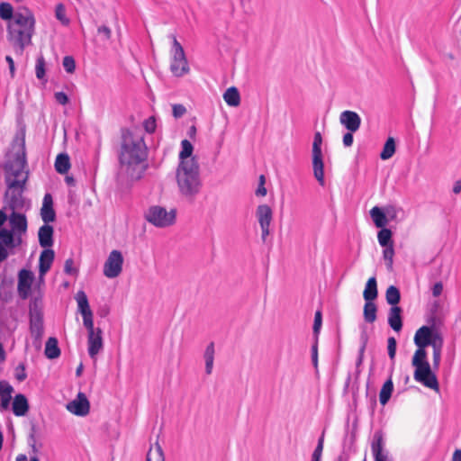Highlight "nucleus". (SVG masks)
Segmentation results:
<instances>
[{
  "label": "nucleus",
  "mask_w": 461,
  "mask_h": 461,
  "mask_svg": "<svg viewBox=\"0 0 461 461\" xmlns=\"http://www.w3.org/2000/svg\"><path fill=\"white\" fill-rule=\"evenodd\" d=\"M148 149L143 136L128 129L122 130L121 146L118 153L119 176L130 181L141 178L147 168Z\"/></svg>",
  "instance_id": "1"
},
{
  "label": "nucleus",
  "mask_w": 461,
  "mask_h": 461,
  "mask_svg": "<svg viewBox=\"0 0 461 461\" xmlns=\"http://www.w3.org/2000/svg\"><path fill=\"white\" fill-rule=\"evenodd\" d=\"M15 145H17L18 149L14 159L6 161L4 166L5 182L8 187L5 192V197L7 198L8 208L12 211L23 209L24 206L23 194L29 176V172L24 171L26 166L24 136L21 139L16 138L14 142V148Z\"/></svg>",
  "instance_id": "2"
},
{
  "label": "nucleus",
  "mask_w": 461,
  "mask_h": 461,
  "mask_svg": "<svg viewBox=\"0 0 461 461\" xmlns=\"http://www.w3.org/2000/svg\"><path fill=\"white\" fill-rule=\"evenodd\" d=\"M442 339L441 335L433 327L429 326L420 327L414 335V343L418 348L411 359V365L415 367L413 377L417 382L436 392L439 391V384L427 359L425 348L433 347Z\"/></svg>",
  "instance_id": "3"
},
{
  "label": "nucleus",
  "mask_w": 461,
  "mask_h": 461,
  "mask_svg": "<svg viewBox=\"0 0 461 461\" xmlns=\"http://www.w3.org/2000/svg\"><path fill=\"white\" fill-rule=\"evenodd\" d=\"M34 26L35 19L29 9L14 13V20L7 26V40L17 54L22 55L25 47L32 43Z\"/></svg>",
  "instance_id": "4"
},
{
  "label": "nucleus",
  "mask_w": 461,
  "mask_h": 461,
  "mask_svg": "<svg viewBox=\"0 0 461 461\" xmlns=\"http://www.w3.org/2000/svg\"><path fill=\"white\" fill-rule=\"evenodd\" d=\"M176 178L180 194L186 199H194L200 193L202 181L199 165L194 158L179 162Z\"/></svg>",
  "instance_id": "5"
},
{
  "label": "nucleus",
  "mask_w": 461,
  "mask_h": 461,
  "mask_svg": "<svg viewBox=\"0 0 461 461\" xmlns=\"http://www.w3.org/2000/svg\"><path fill=\"white\" fill-rule=\"evenodd\" d=\"M169 38L172 40L170 71L175 77H182L190 70L188 61L184 48L176 35L171 34Z\"/></svg>",
  "instance_id": "6"
},
{
  "label": "nucleus",
  "mask_w": 461,
  "mask_h": 461,
  "mask_svg": "<svg viewBox=\"0 0 461 461\" xmlns=\"http://www.w3.org/2000/svg\"><path fill=\"white\" fill-rule=\"evenodd\" d=\"M30 333L33 339V344L40 348L44 333L43 312L37 300L32 302L29 307Z\"/></svg>",
  "instance_id": "7"
},
{
  "label": "nucleus",
  "mask_w": 461,
  "mask_h": 461,
  "mask_svg": "<svg viewBox=\"0 0 461 461\" xmlns=\"http://www.w3.org/2000/svg\"><path fill=\"white\" fill-rule=\"evenodd\" d=\"M176 209H171L167 212L164 207L158 205L149 207L145 214L146 220L158 228L173 225L176 221Z\"/></svg>",
  "instance_id": "8"
},
{
  "label": "nucleus",
  "mask_w": 461,
  "mask_h": 461,
  "mask_svg": "<svg viewBox=\"0 0 461 461\" xmlns=\"http://www.w3.org/2000/svg\"><path fill=\"white\" fill-rule=\"evenodd\" d=\"M322 137L320 131L314 133L313 143H312V169L313 175L319 184L323 186L325 185L324 180V163L322 159L321 152Z\"/></svg>",
  "instance_id": "9"
},
{
  "label": "nucleus",
  "mask_w": 461,
  "mask_h": 461,
  "mask_svg": "<svg viewBox=\"0 0 461 461\" xmlns=\"http://www.w3.org/2000/svg\"><path fill=\"white\" fill-rule=\"evenodd\" d=\"M123 257L120 250L113 249L110 252L104 265V275L108 278H115L122 271Z\"/></svg>",
  "instance_id": "10"
},
{
  "label": "nucleus",
  "mask_w": 461,
  "mask_h": 461,
  "mask_svg": "<svg viewBox=\"0 0 461 461\" xmlns=\"http://www.w3.org/2000/svg\"><path fill=\"white\" fill-rule=\"evenodd\" d=\"M256 217L261 228V238L265 241L270 234V224L273 220V211L267 204H260L257 207Z\"/></svg>",
  "instance_id": "11"
},
{
  "label": "nucleus",
  "mask_w": 461,
  "mask_h": 461,
  "mask_svg": "<svg viewBox=\"0 0 461 461\" xmlns=\"http://www.w3.org/2000/svg\"><path fill=\"white\" fill-rule=\"evenodd\" d=\"M371 450L375 461H393L389 456V452L384 448V435L381 430L375 432L371 442Z\"/></svg>",
  "instance_id": "12"
},
{
  "label": "nucleus",
  "mask_w": 461,
  "mask_h": 461,
  "mask_svg": "<svg viewBox=\"0 0 461 461\" xmlns=\"http://www.w3.org/2000/svg\"><path fill=\"white\" fill-rule=\"evenodd\" d=\"M67 409L77 416H86L90 410V403L83 393H78L77 398L68 403Z\"/></svg>",
  "instance_id": "13"
},
{
  "label": "nucleus",
  "mask_w": 461,
  "mask_h": 461,
  "mask_svg": "<svg viewBox=\"0 0 461 461\" xmlns=\"http://www.w3.org/2000/svg\"><path fill=\"white\" fill-rule=\"evenodd\" d=\"M339 122L350 132H356L361 125V118L357 113L346 110L339 115Z\"/></svg>",
  "instance_id": "14"
},
{
  "label": "nucleus",
  "mask_w": 461,
  "mask_h": 461,
  "mask_svg": "<svg viewBox=\"0 0 461 461\" xmlns=\"http://www.w3.org/2000/svg\"><path fill=\"white\" fill-rule=\"evenodd\" d=\"M34 275L32 271L22 269L18 275V293L23 299H26L32 287Z\"/></svg>",
  "instance_id": "15"
},
{
  "label": "nucleus",
  "mask_w": 461,
  "mask_h": 461,
  "mask_svg": "<svg viewBox=\"0 0 461 461\" xmlns=\"http://www.w3.org/2000/svg\"><path fill=\"white\" fill-rule=\"evenodd\" d=\"M10 230L14 233L26 234L28 221L25 214L13 211L8 216Z\"/></svg>",
  "instance_id": "16"
},
{
  "label": "nucleus",
  "mask_w": 461,
  "mask_h": 461,
  "mask_svg": "<svg viewBox=\"0 0 461 461\" xmlns=\"http://www.w3.org/2000/svg\"><path fill=\"white\" fill-rule=\"evenodd\" d=\"M386 214L393 219L395 215L394 208L390 206L385 208V212H383L381 208L375 206L370 211V216L377 228H384L387 224Z\"/></svg>",
  "instance_id": "17"
},
{
  "label": "nucleus",
  "mask_w": 461,
  "mask_h": 461,
  "mask_svg": "<svg viewBox=\"0 0 461 461\" xmlns=\"http://www.w3.org/2000/svg\"><path fill=\"white\" fill-rule=\"evenodd\" d=\"M102 330L96 328V331L88 333L87 343H88V354L91 358H95L96 355L103 349V337Z\"/></svg>",
  "instance_id": "18"
},
{
  "label": "nucleus",
  "mask_w": 461,
  "mask_h": 461,
  "mask_svg": "<svg viewBox=\"0 0 461 461\" xmlns=\"http://www.w3.org/2000/svg\"><path fill=\"white\" fill-rule=\"evenodd\" d=\"M41 216L44 223L49 224L56 220V212L53 209V200L50 194H46L43 198Z\"/></svg>",
  "instance_id": "19"
},
{
  "label": "nucleus",
  "mask_w": 461,
  "mask_h": 461,
  "mask_svg": "<svg viewBox=\"0 0 461 461\" xmlns=\"http://www.w3.org/2000/svg\"><path fill=\"white\" fill-rule=\"evenodd\" d=\"M55 258V253L50 249H45L40 255L39 258V276L43 278L45 274L50 269Z\"/></svg>",
  "instance_id": "20"
},
{
  "label": "nucleus",
  "mask_w": 461,
  "mask_h": 461,
  "mask_svg": "<svg viewBox=\"0 0 461 461\" xmlns=\"http://www.w3.org/2000/svg\"><path fill=\"white\" fill-rule=\"evenodd\" d=\"M402 310L399 306H393L388 312V324L396 332L402 329Z\"/></svg>",
  "instance_id": "21"
},
{
  "label": "nucleus",
  "mask_w": 461,
  "mask_h": 461,
  "mask_svg": "<svg viewBox=\"0 0 461 461\" xmlns=\"http://www.w3.org/2000/svg\"><path fill=\"white\" fill-rule=\"evenodd\" d=\"M53 227L45 223L38 231L39 243L41 247L48 249L53 245Z\"/></svg>",
  "instance_id": "22"
},
{
  "label": "nucleus",
  "mask_w": 461,
  "mask_h": 461,
  "mask_svg": "<svg viewBox=\"0 0 461 461\" xmlns=\"http://www.w3.org/2000/svg\"><path fill=\"white\" fill-rule=\"evenodd\" d=\"M14 388L6 381H0V410H7Z\"/></svg>",
  "instance_id": "23"
},
{
  "label": "nucleus",
  "mask_w": 461,
  "mask_h": 461,
  "mask_svg": "<svg viewBox=\"0 0 461 461\" xmlns=\"http://www.w3.org/2000/svg\"><path fill=\"white\" fill-rule=\"evenodd\" d=\"M29 411V403L25 395L16 394L13 402V411L16 416H24Z\"/></svg>",
  "instance_id": "24"
},
{
  "label": "nucleus",
  "mask_w": 461,
  "mask_h": 461,
  "mask_svg": "<svg viewBox=\"0 0 461 461\" xmlns=\"http://www.w3.org/2000/svg\"><path fill=\"white\" fill-rule=\"evenodd\" d=\"M377 295L378 291L376 278L375 276H372L367 280L366 284V287L363 292V297L365 301H374L377 298Z\"/></svg>",
  "instance_id": "25"
},
{
  "label": "nucleus",
  "mask_w": 461,
  "mask_h": 461,
  "mask_svg": "<svg viewBox=\"0 0 461 461\" xmlns=\"http://www.w3.org/2000/svg\"><path fill=\"white\" fill-rule=\"evenodd\" d=\"M45 356L49 359H55L60 356V349L59 348L58 339L54 337H50L46 341L45 345Z\"/></svg>",
  "instance_id": "26"
},
{
  "label": "nucleus",
  "mask_w": 461,
  "mask_h": 461,
  "mask_svg": "<svg viewBox=\"0 0 461 461\" xmlns=\"http://www.w3.org/2000/svg\"><path fill=\"white\" fill-rule=\"evenodd\" d=\"M223 99L230 106L236 107L240 104V95L235 86L229 87L223 94Z\"/></svg>",
  "instance_id": "27"
},
{
  "label": "nucleus",
  "mask_w": 461,
  "mask_h": 461,
  "mask_svg": "<svg viewBox=\"0 0 461 461\" xmlns=\"http://www.w3.org/2000/svg\"><path fill=\"white\" fill-rule=\"evenodd\" d=\"M214 343L211 342L205 348L203 357L205 361V372L207 375H211L213 367V360H214Z\"/></svg>",
  "instance_id": "28"
},
{
  "label": "nucleus",
  "mask_w": 461,
  "mask_h": 461,
  "mask_svg": "<svg viewBox=\"0 0 461 461\" xmlns=\"http://www.w3.org/2000/svg\"><path fill=\"white\" fill-rule=\"evenodd\" d=\"M70 168V160L68 154L60 153L55 161V169L59 174H66Z\"/></svg>",
  "instance_id": "29"
},
{
  "label": "nucleus",
  "mask_w": 461,
  "mask_h": 461,
  "mask_svg": "<svg viewBox=\"0 0 461 461\" xmlns=\"http://www.w3.org/2000/svg\"><path fill=\"white\" fill-rule=\"evenodd\" d=\"M76 300L77 302L78 311L82 315H86V312L87 314L92 313L87 296L84 291L80 290L77 293Z\"/></svg>",
  "instance_id": "30"
},
{
  "label": "nucleus",
  "mask_w": 461,
  "mask_h": 461,
  "mask_svg": "<svg viewBox=\"0 0 461 461\" xmlns=\"http://www.w3.org/2000/svg\"><path fill=\"white\" fill-rule=\"evenodd\" d=\"M377 307L373 301H366L364 305V319L368 323H373L376 320Z\"/></svg>",
  "instance_id": "31"
},
{
  "label": "nucleus",
  "mask_w": 461,
  "mask_h": 461,
  "mask_svg": "<svg viewBox=\"0 0 461 461\" xmlns=\"http://www.w3.org/2000/svg\"><path fill=\"white\" fill-rule=\"evenodd\" d=\"M393 391V384L391 378H389L382 386L379 393V401L382 405H385L391 398Z\"/></svg>",
  "instance_id": "32"
},
{
  "label": "nucleus",
  "mask_w": 461,
  "mask_h": 461,
  "mask_svg": "<svg viewBox=\"0 0 461 461\" xmlns=\"http://www.w3.org/2000/svg\"><path fill=\"white\" fill-rule=\"evenodd\" d=\"M385 299L388 304L393 306H397L401 300V293L400 290L394 286L390 285L385 292Z\"/></svg>",
  "instance_id": "33"
},
{
  "label": "nucleus",
  "mask_w": 461,
  "mask_h": 461,
  "mask_svg": "<svg viewBox=\"0 0 461 461\" xmlns=\"http://www.w3.org/2000/svg\"><path fill=\"white\" fill-rule=\"evenodd\" d=\"M395 153V141L393 137H389L385 141L383 150L380 153V158L383 160L391 158Z\"/></svg>",
  "instance_id": "34"
},
{
  "label": "nucleus",
  "mask_w": 461,
  "mask_h": 461,
  "mask_svg": "<svg viewBox=\"0 0 461 461\" xmlns=\"http://www.w3.org/2000/svg\"><path fill=\"white\" fill-rule=\"evenodd\" d=\"M146 461H165V456L161 446L156 442L155 448H149Z\"/></svg>",
  "instance_id": "35"
},
{
  "label": "nucleus",
  "mask_w": 461,
  "mask_h": 461,
  "mask_svg": "<svg viewBox=\"0 0 461 461\" xmlns=\"http://www.w3.org/2000/svg\"><path fill=\"white\" fill-rule=\"evenodd\" d=\"M36 426L32 425L31 428V432L28 436V444L31 447V453L32 454V456H38V454L40 453V448L42 447V444L37 445L36 442Z\"/></svg>",
  "instance_id": "36"
},
{
  "label": "nucleus",
  "mask_w": 461,
  "mask_h": 461,
  "mask_svg": "<svg viewBox=\"0 0 461 461\" xmlns=\"http://www.w3.org/2000/svg\"><path fill=\"white\" fill-rule=\"evenodd\" d=\"M393 233L391 230L386 228H381V230L378 231L377 239L378 242L382 247L392 246L393 245V241L392 240Z\"/></svg>",
  "instance_id": "37"
},
{
  "label": "nucleus",
  "mask_w": 461,
  "mask_h": 461,
  "mask_svg": "<svg viewBox=\"0 0 461 461\" xmlns=\"http://www.w3.org/2000/svg\"><path fill=\"white\" fill-rule=\"evenodd\" d=\"M35 74L36 77L40 80H44L45 82L47 79L45 78L46 76V61L44 57L41 54L38 56L36 59L35 64Z\"/></svg>",
  "instance_id": "38"
},
{
  "label": "nucleus",
  "mask_w": 461,
  "mask_h": 461,
  "mask_svg": "<svg viewBox=\"0 0 461 461\" xmlns=\"http://www.w3.org/2000/svg\"><path fill=\"white\" fill-rule=\"evenodd\" d=\"M181 147H182V149L179 153V159H180V162H183V161H188L193 153V145L192 143L187 140H183L181 141Z\"/></svg>",
  "instance_id": "39"
},
{
  "label": "nucleus",
  "mask_w": 461,
  "mask_h": 461,
  "mask_svg": "<svg viewBox=\"0 0 461 461\" xmlns=\"http://www.w3.org/2000/svg\"><path fill=\"white\" fill-rule=\"evenodd\" d=\"M14 8L11 4L3 2L0 4V18L3 20H14Z\"/></svg>",
  "instance_id": "40"
},
{
  "label": "nucleus",
  "mask_w": 461,
  "mask_h": 461,
  "mask_svg": "<svg viewBox=\"0 0 461 461\" xmlns=\"http://www.w3.org/2000/svg\"><path fill=\"white\" fill-rule=\"evenodd\" d=\"M383 258L386 262V268L389 272L393 271L394 249L393 245L384 247Z\"/></svg>",
  "instance_id": "41"
},
{
  "label": "nucleus",
  "mask_w": 461,
  "mask_h": 461,
  "mask_svg": "<svg viewBox=\"0 0 461 461\" xmlns=\"http://www.w3.org/2000/svg\"><path fill=\"white\" fill-rule=\"evenodd\" d=\"M14 232L10 229L3 228L0 230V242L3 243V245L10 249L11 245H13L14 242Z\"/></svg>",
  "instance_id": "42"
},
{
  "label": "nucleus",
  "mask_w": 461,
  "mask_h": 461,
  "mask_svg": "<svg viewBox=\"0 0 461 461\" xmlns=\"http://www.w3.org/2000/svg\"><path fill=\"white\" fill-rule=\"evenodd\" d=\"M443 346V339L439 341L438 344L433 345V364L432 367L434 370H438L441 361V351Z\"/></svg>",
  "instance_id": "43"
},
{
  "label": "nucleus",
  "mask_w": 461,
  "mask_h": 461,
  "mask_svg": "<svg viewBox=\"0 0 461 461\" xmlns=\"http://www.w3.org/2000/svg\"><path fill=\"white\" fill-rule=\"evenodd\" d=\"M56 18L60 21V23L64 25H68L69 23V19L66 16V10L62 4H59L56 6L55 10Z\"/></svg>",
  "instance_id": "44"
},
{
  "label": "nucleus",
  "mask_w": 461,
  "mask_h": 461,
  "mask_svg": "<svg viewBox=\"0 0 461 461\" xmlns=\"http://www.w3.org/2000/svg\"><path fill=\"white\" fill-rule=\"evenodd\" d=\"M323 442H324V437L322 434L321 437L319 438L317 447H315V449L312 453V461H321L322 449H323Z\"/></svg>",
  "instance_id": "45"
},
{
  "label": "nucleus",
  "mask_w": 461,
  "mask_h": 461,
  "mask_svg": "<svg viewBox=\"0 0 461 461\" xmlns=\"http://www.w3.org/2000/svg\"><path fill=\"white\" fill-rule=\"evenodd\" d=\"M62 65L68 73H73L76 69V62L72 56L64 57Z\"/></svg>",
  "instance_id": "46"
},
{
  "label": "nucleus",
  "mask_w": 461,
  "mask_h": 461,
  "mask_svg": "<svg viewBox=\"0 0 461 461\" xmlns=\"http://www.w3.org/2000/svg\"><path fill=\"white\" fill-rule=\"evenodd\" d=\"M83 317V324L86 328L88 333H92L96 331V328L94 327V321H93V312L92 313H86V315H82Z\"/></svg>",
  "instance_id": "47"
},
{
  "label": "nucleus",
  "mask_w": 461,
  "mask_h": 461,
  "mask_svg": "<svg viewBox=\"0 0 461 461\" xmlns=\"http://www.w3.org/2000/svg\"><path fill=\"white\" fill-rule=\"evenodd\" d=\"M321 321H322L321 312L320 311H317L315 312L314 322H313V327H312L314 337L317 339H318L320 330L321 327Z\"/></svg>",
  "instance_id": "48"
},
{
  "label": "nucleus",
  "mask_w": 461,
  "mask_h": 461,
  "mask_svg": "<svg viewBox=\"0 0 461 461\" xmlns=\"http://www.w3.org/2000/svg\"><path fill=\"white\" fill-rule=\"evenodd\" d=\"M396 339L393 337H390L387 339V349L388 355L391 360L395 358L396 355Z\"/></svg>",
  "instance_id": "49"
},
{
  "label": "nucleus",
  "mask_w": 461,
  "mask_h": 461,
  "mask_svg": "<svg viewBox=\"0 0 461 461\" xmlns=\"http://www.w3.org/2000/svg\"><path fill=\"white\" fill-rule=\"evenodd\" d=\"M25 364L24 363H20L16 368H15V378L19 381V382H23L24 381L26 378H27V374L25 372Z\"/></svg>",
  "instance_id": "50"
},
{
  "label": "nucleus",
  "mask_w": 461,
  "mask_h": 461,
  "mask_svg": "<svg viewBox=\"0 0 461 461\" xmlns=\"http://www.w3.org/2000/svg\"><path fill=\"white\" fill-rule=\"evenodd\" d=\"M144 128L145 131L149 133H153L156 131V120L153 116L145 121Z\"/></svg>",
  "instance_id": "51"
},
{
  "label": "nucleus",
  "mask_w": 461,
  "mask_h": 461,
  "mask_svg": "<svg viewBox=\"0 0 461 461\" xmlns=\"http://www.w3.org/2000/svg\"><path fill=\"white\" fill-rule=\"evenodd\" d=\"M172 111L175 118H180L186 113V109L183 104H174Z\"/></svg>",
  "instance_id": "52"
},
{
  "label": "nucleus",
  "mask_w": 461,
  "mask_h": 461,
  "mask_svg": "<svg viewBox=\"0 0 461 461\" xmlns=\"http://www.w3.org/2000/svg\"><path fill=\"white\" fill-rule=\"evenodd\" d=\"M73 265H74V260L70 258H68L66 261H65V265H64V272L68 275H74L76 274L77 271V269H75L73 267Z\"/></svg>",
  "instance_id": "53"
},
{
  "label": "nucleus",
  "mask_w": 461,
  "mask_h": 461,
  "mask_svg": "<svg viewBox=\"0 0 461 461\" xmlns=\"http://www.w3.org/2000/svg\"><path fill=\"white\" fill-rule=\"evenodd\" d=\"M312 360L315 367L318 365V339L314 338V343L312 346Z\"/></svg>",
  "instance_id": "54"
},
{
  "label": "nucleus",
  "mask_w": 461,
  "mask_h": 461,
  "mask_svg": "<svg viewBox=\"0 0 461 461\" xmlns=\"http://www.w3.org/2000/svg\"><path fill=\"white\" fill-rule=\"evenodd\" d=\"M97 32L100 35H103L104 39L108 41L111 38L112 32L109 27L105 25H102L97 29Z\"/></svg>",
  "instance_id": "55"
},
{
  "label": "nucleus",
  "mask_w": 461,
  "mask_h": 461,
  "mask_svg": "<svg viewBox=\"0 0 461 461\" xmlns=\"http://www.w3.org/2000/svg\"><path fill=\"white\" fill-rule=\"evenodd\" d=\"M55 99L60 104H67L68 103V97L64 92L55 93Z\"/></svg>",
  "instance_id": "56"
},
{
  "label": "nucleus",
  "mask_w": 461,
  "mask_h": 461,
  "mask_svg": "<svg viewBox=\"0 0 461 461\" xmlns=\"http://www.w3.org/2000/svg\"><path fill=\"white\" fill-rule=\"evenodd\" d=\"M360 341H361V346H360L359 349L362 352H365V350L366 348L367 342H368V335H367V332L365 330H362V332H361Z\"/></svg>",
  "instance_id": "57"
},
{
  "label": "nucleus",
  "mask_w": 461,
  "mask_h": 461,
  "mask_svg": "<svg viewBox=\"0 0 461 461\" xmlns=\"http://www.w3.org/2000/svg\"><path fill=\"white\" fill-rule=\"evenodd\" d=\"M24 234H18V233H14V242H13V245H11L10 247V249H14L19 246H21L23 244V236Z\"/></svg>",
  "instance_id": "58"
},
{
  "label": "nucleus",
  "mask_w": 461,
  "mask_h": 461,
  "mask_svg": "<svg viewBox=\"0 0 461 461\" xmlns=\"http://www.w3.org/2000/svg\"><path fill=\"white\" fill-rule=\"evenodd\" d=\"M5 60L8 63V66H9L10 76H11L12 78H14V75H15L14 61V59H13V58L11 56H6L5 57Z\"/></svg>",
  "instance_id": "59"
},
{
  "label": "nucleus",
  "mask_w": 461,
  "mask_h": 461,
  "mask_svg": "<svg viewBox=\"0 0 461 461\" xmlns=\"http://www.w3.org/2000/svg\"><path fill=\"white\" fill-rule=\"evenodd\" d=\"M9 249L0 242V263L4 262L9 257Z\"/></svg>",
  "instance_id": "60"
},
{
  "label": "nucleus",
  "mask_w": 461,
  "mask_h": 461,
  "mask_svg": "<svg viewBox=\"0 0 461 461\" xmlns=\"http://www.w3.org/2000/svg\"><path fill=\"white\" fill-rule=\"evenodd\" d=\"M353 132H347L344 134L343 136V144L346 146V147H350L352 144H353V135H352Z\"/></svg>",
  "instance_id": "61"
},
{
  "label": "nucleus",
  "mask_w": 461,
  "mask_h": 461,
  "mask_svg": "<svg viewBox=\"0 0 461 461\" xmlns=\"http://www.w3.org/2000/svg\"><path fill=\"white\" fill-rule=\"evenodd\" d=\"M443 285L441 283H436L432 288V294L433 296L437 297L439 296L442 293Z\"/></svg>",
  "instance_id": "62"
},
{
  "label": "nucleus",
  "mask_w": 461,
  "mask_h": 461,
  "mask_svg": "<svg viewBox=\"0 0 461 461\" xmlns=\"http://www.w3.org/2000/svg\"><path fill=\"white\" fill-rule=\"evenodd\" d=\"M257 196H265L267 194V188L262 183H258V186L255 192Z\"/></svg>",
  "instance_id": "63"
},
{
  "label": "nucleus",
  "mask_w": 461,
  "mask_h": 461,
  "mask_svg": "<svg viewBox=\"0 0 461 461\" xmlns=\"http://www.w3.org/2000/svg\"><path fill=\"white\" fill-rule=\"evenodd\" d=\"M452 461H461V449H456L453 456Z\"/></svg>",
  "instance_id": "64"
}]
</instances>
